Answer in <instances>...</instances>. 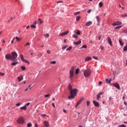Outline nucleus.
Listing matches in <instances>:
<instances>
[{"mask_svg": "<svg viewBox=\"0 0 127 127\" xmlns=\"http://www.w3.org/2000/svg\"><path fill=\"white\" fill-rule=\"evenodd\" d=\"M93 103L95 107H97V108H99V107H100V104H99V103L97 101L94 100L93 101Z\"/></svg>", "mask_w": 127, "mask_h": 127, "instance_id": "11", "label": "nucleus"}, {"mask_svg": "<svg viewBox=\"0 0 127 127\" xmlns=\"http://www.w3.org/2000/svg\"><path fill=\"white\" fill-rule=\"evenodd\" d=\"M99 7H103V2H100L99 3Z\"/></svg>", "mask_w": 127, "mask_h": 127, "instance_id": "27", "label": "nucleus"}, {"mask_svg": "<svg viewBox=\"0 0 127 127\" xmlns=\"http://www.w3.org/2000/svg\"><path fill=\"white\" fill-rule=\"evenodd\" d=\"M67 47H68V46H64V47H63L62 49H66Z\"/></svg>", "mask_w": 127, "mask_h": 127, "instance_id": "44", "label": "nucleus"}, {"mask_svg": "<svg viewBox=\"0 0 127 127\" xmlns=\"http://www.w3.org/2000/svg\"><path fill=\"white\" fill-rule=\"evenodd\" d=\"M64 113H66V110L65 109H63Z\"/></svg>", "mask_w": 127, "mask_h": 127, "instance_id": "64", "label": "nucleus"}, {"mask_svg": "<svg viewBox=\"0 0 127 127\" xmlns=\"http://www.w3.org/2000/svg\"><path fill=\"white\" fill-rule=\"evenodd\" d=\"M63 2V1H59L57 2L58 3H60Z\"/></svg>", "mask_w": 127, "mask_h": 127, "instance_id": "60", "label": "nucleus"}, {"mask_svg": "<svg viewBox=\"0 0 127 127\" xmlns=\"http://www.w3.org/2000/svg\"><path fill=\"white\" fill-rule=\"evenodd\" d=\"M72 49V47H69L66 49V51H70Z\"/></svg>", "mask_w": 127, "mask_h": 127, "instance_id": "35", "label": "nucleus"}, {"mask_svg": "<svg viewBox=\"0 0 127 127\" xmlns=\"http://www.w3.org/2000/svg\"><path fill=\"white\" fill-rule=\"evenodd\" d=\"M75 67L72 66L69 70V79H72L74 78V70H75Z\"/></svg>", "mask_w": 127, "mask_h": 127, "instance_id": "3", "label": "nucleus"}, {"mask_svg": "<svg viewBox=\"0 0 127 127\" xmlns=\"http://www.w3.org/2000/svg\"><path fill=\"white\" fill-rule=\"evenodd\" d=\"M47 53L48 54H50V53H51V52L50 51V50H47Z\"/></svg>", "mask_w": 127, "mask_h": 127, "instance_id": "51", "label": "nucleus"}, {"mask_svg": "<svg viewBox=\"0 0 127 127\" xmlns=\"http://www.w3.org/2000/svg\"><path fill=\"white\" fill-rule=\"evenodd\" d=\"M16 40L17 41H19V40H20V38H18V37H16Z\"/></svg>", "mask_w": 127, "mask_h": 127, "instance_id": "46", "label": "nucleus"}, {"mask_svg": "<svg viewBox=\"0 0 127 127\" xmlns=\"http://www.w3.org/2000/svg\"><path fill=\"white\" fill-rule=\"evenodd\" d=\"M20 57L22 60V61H23L24 62H25L26 63H28L29 64V62H28V61H26L24 59V57H23V55H20Z\"/></svg>", "mask_w": 127, "mask_h": 127, "instance_id": "6", "label": "nucleus"}, {"mask_svg": "<svg viewBox=\"0 0 127 127\" xmlns=\"http://www.w3.org/2000/svg\"><path fill=\"white\" fill-rule=\"evenodd\" d=\"M85 61H90V60H92V58L90 57H87L85 59Z\"/></svg>", "mask_w": 127, "mask_h": 127, "instance_id": "21", "label": "nucleus"}, {"mask_svg": "<svg viewBox=\"0 0 127 127\" xmlns=\"http://www.w3.org/2000/svg\"><path fill=\"white\" fill-rule=\"evenodd\" d=\"M52 106L53 107H54V108H55V104H54V103H52Z\"/></svg>", "mask_w": 127, "mask_h": 127, "instance_id": "61", "label": "nucleus"}, {"mask_svg": "<svg viewBox=\"0 0 127 127\" xmlns=\"http://www.w3.org/2000/svg\"><path fill=\"white\" fill-rule=\"evenodd\" d=\"M98 38L99 40H101V39H102V36H99Z\"/></svg>", "mask_w": 127, "mask_h": 127, "instance_id": "59", "label": "nucleus"}, {"mask_svg": "<svg viewBox=\"0 0 127 127\" xmlns=\"http://www.w3.org/2000/svg\"><path fill=\"white\" fill-rule=\"evenodd\" d=\"M124 51L126 52L127 51V46L124 47V49H123Z\"/></svg>", "mask_w": 127, "mask_h": 127, "instance_id": "34", "label": "nucleus"}, {"mask_svg": "<svg viewBox=\"0 0 127 127\" xmlns=\"http://www.w3.org/2000/svg\"><path fill=\"white\" fill-rule=\"evenodd\" d=\"M79 72H80V69L77 68L75 70V74L78 75V74H79Z\"/></svg>", "mask_w": 127, "mask_h": 127, "instance_id": "25", "label": "nucleus"}, {"mask_svg": "<svg viewBox=\"0 0 127 127\" xmlns=\"http://www.w3.org/2000/svg\"><path fill=\"white\" fill-rule=\"evenodd\" d=\"M27 108L26 107H25V106L20 107V110H22L23 111H25L26 110H27Z\"/></svg>", "mask_w": 127, "mask_h": 127, "instance_id": "22", "label": "nucleus"}, {"mask_svg": "<svg viewBox=\"0 0 127 127\" xmlns=\"http://www.w3.org/2000/svg\"><path fill=\"white\" fill-rule=\"evenodd\" d=\"M68 33H69V31H65L64 33L59 34V36H64V35H67Z\"/></svg>", "mask_w": 127, "mask_h": 127, "instance_id": "9", "label": "nucleus"}, {"mask_svg": "<svg viewBox=\"0 0 127 127\" xmlns=\"http://www.w3.org/2000/svg\"><path fill=\"white\" fill-rule=\"evenodd\" d=\"M86 104H87V107H89V106L90 105V101H87L86 102Z\"/></svg>", "mask_w": 127, "mask_h": 127, "instance_id": "39", "label": "nucleus"}, {"mask_svg": "<svg viewBox=\"0 0 127 127\" xmlns=\"http://www.w3.org/2000/svg\"><path fill=\"white\" fill-rule=\"evenodd\" d=\"M79 13H80V12H76L75 13H74V15H78V14H79Z\"/></svg>", "mask_w": 127, "mask_h": 127, "instance_id": "49", "label": "nucleus"}, {"mask_svg": "<svg viewBox=\"0 0 127 127\" xmlns=\"http://www.w3.org/2000/svg\"><path fill=\"white\" fill-rule=\"evenodd\" d=\"M113 85H114V86L116 87V88L118 89V90L121 89V87H120V85H119V84H118L117 83H115L113 84Z\"/></svg>", "mask_w": 127, "mask_h": 127, "instance_id": "12", "label": "nucleus"}, {"mask_svg": "<svg viewBox=\"0 0 127 127\" xmlns=\"http://www.w3.org/2000/svg\"><path fill=\"white\" fill-rule=\"evenodd\" d=\"M21 69H22V70H25L26 67H25V66H21Z\"/></svg>", "mask_w": 127, "mask_h": 127, "instance_id": "43", "label": "nucleus"}, {"mask_svg": "<svg viewBox=\"0 0 127 127\" xmlns=\"http://www.w3.org/2000/svg\"><path fill=\"white\" fill-rule=\"evenodd\" d=\"M72 37L73 38H78V36L77 35H72Z\"/></svg>", "mask_w": 127, "mask_h": 127, "instance_id": "37", "label": "nucleus"}, {"mask_svg": "<svg viewBox=\"0 0 127 127\" xmlns=\"http://www.w3.org/2000/svg\"><path fill=\"white\" fill-rule=\"evenodd\" d=\"M122 27H123V26H118L116 27H115L116 29H120V28H122Z\"/></svg>", "mask_w": 127, "mask_h": 127, "instance_id": "31", "label": "nucleus"}, {"mask_svg": "<svg viewBox=\"0 0 127 127\" xmlns=\"http://www.w3.org/2000/svg\"><path fill=\"white\" fill-rule=\"evenodd\" d=\"M31 87V84H30V85H29L28 86V88H29V90H30V89H31V87Z\"/></svg>", "mask_w": 127, "mask_h": 127, "instance_id": "58", "label": "nucleus"}, {"mask_svg": "<svg viewBox=\"0 0 127 127\" xmlns=\"http://www.w3.org/2000/svg\"><path fill=\"white\" fill-rule=\"evenodd\" d=\"M27 127H32V124L31 123H28L27 125Z\"/></svg>", "mask_w": 127, "mask_h": 127, "instance_id": "28", "label": "nucleus"}, {"mask_svg": "<svg viewBox=\"0 0 127 127\" xmlns=\"http://www.w3.org/2000/svg\"><path fill=\"white\" fill-rule=\"evenodd\" d=\"M80 104H81V102H80V101H78L75 105V108H77L80 105Z\"/></svg>", "mask_w": 127, "mask_h": 127, "instance_id": "29", "label": "nucleus"}, {"mask_svg": "<svg viewBox=\"0 0 127 127\" xmlns=\"http://www.w3.org/2000/svg\"><path fill=\"white\" fill-rule=\"evenodd\" d=\"M77 35H80L81 34V31L80 30H78L76 32Z\"/></svg>", "mask_w": 127, "mask_h": 127, "instance_id": "32", "label": "nucleus"}, {"mask_svg": "<svg viewBox=\"0 0 127 127\" xmlns=\"http://www.w3.org/2000/svg\"><path fill=\"white\" fill-rule=\"evenodd\" d=\"M108 40L109 45L112 46L113 45V43H112V40L111 39V38L108 37Z\"/></svg>", "mask_w": 127, "mask_h": 127, "instance_id": "15", "label": "nucleus"}, {"mask_svg": "<svg viewBox=\"0 0 127 127\" xmlns=\"http://www.w3.org/2000/svg\"><path fill=\"white\" fill-rule=\"evenodd\" d=\"M91 73H92V71L91 70V69L89 68L86 69L83 72L84 77H85V78H88V77H90Z\"/></svg>", "mask_w": 127, "mask_h": 127, "instance_id": "2", "label": "nucleus"}, {"mask_svg": "<svg viewBox=\"0 0 127 127\" xmlns=\"http://www.w3.org/2000/svg\"><path fill=\"white\" fill-rule=\"evenodd\" d=\"M17 64H18V62H15L12 63L11 64V65H12L13 66H15V65H17Z\"/></svg>", "mask_w": 127, "mask_h": 127, "instance_id": "23", "label": "nucleus"}, {"mask_svg": "<svg viewBox=\"0 0 127 127\" xmlns=\"http://www.w3.org/2000/svg\"><path fill=\"white\" fill-rule=\"evenodd\" d=\"M45 98H48V97H50V94H48L45 95Z\"/></svg>", "mask_w": 127, "mask_h": 127, "instance_id": "56", "label": "nucleus"}, {"mask_svg": "<svg viewBox=\"0 0 127 127\" xmlns=\"http://www.w3.org/2000/svg\"><path fill=\"white\" fill-rule=\"evenodd\" d=\"M103 94V92H100L97 96V100L99 101L101 99V95Z\"/></svg>", "mask_w": 127, "mask_h": 127, "instance_id": "14", "label": "nucleus"}, {"mask_svg": "<svg viewBox=\"0 0 127 127\" xmlns=\"http://www.w3.org/2000/svg\"><path fill=\"white\" fill-rule=\"evenodd\" d=\"M17 123L19 125H22V124H24V119L23 117H20L17 120Z\"/></svg>", "mask_w": 127, "mask_h": 127, "instance_id": "5", "label": "nucleus"}, {"mask_svg": "<svg viewBox=\"0 0 127 127\" xmlns=\"http://www.w3.org/2000/svg\"><path fill=\"white\" fill-rule=\"evenodd\" d=\"M119 42L121 46H124V42H123V40L119 39Z\"/></svg>", "mask_w": 127, "mask_h": 127, "instance_id": "19", "label": "nucleus"}, {"mask_svg": "<svg viewBox=\"0 0 127 127\" xmlns=\"http://www.w3.org/2000/svg\"><path fill=\"white\" fill-rule=\"evenodd\" d=\"M0 76H4V73L0 72Z\"/></svg>", "mask_w": 127, "mask_h": 127, "instance_id": "48", "label": "nucleus"}, {"mask_svg": "<svg viewBox=\"0 0 127 127\" xmlns=\"http://www.w3.org/2000/svg\"><path fill=\"white\" fill-rule=\"evenodd\" d=\"M35 127H38V125H37V124H35Z\"/></svg>", "mask_w": 127, "mask_h": 127, "instance_id": "63", "label": "nucleus"}, {"mask_svg": "<svg viewBox=\"0 0 127 127\" xmlns=\"http://www.w3.org/2000/svg\"><path fill=\"white\" fill-rule=\"evenodd\" d=\"M68 89L70 91V95L68 97V99L69 100H72L75 98V96L77 94V89H72V85L71 84L68 85Z\"/></svg>", "mask_w": 127, "mask_h": 127, "instance_id": "1", "label": "nucleus"}, {"mask_svg": "<svg viewBox=\"0 0 127 127\" xmlns=\"http://www.w3.org/2000/svg\"><path fill=\"white\" fill-rule=\"evenodd\" d=\"M50 64H56V61H53V62H50Z\"/></svg>", "mask_w": 127, "mask_h": 127, "instance_id": "38", "label": "nucleus"}, {"mask_svg": "<svg viewBox=\"0 0 127 127\" xmlns=\"http://www.w3.org/2000/svg\"><path fill=\"white\" fill-rule=\"evenodd\" d=\"M80 18H81V16L80 15H79L76 17V20H80Z\"/></svg>", "mask_w": 127, "mask_h": 127, "instance_id": "33", "label": "nucleus"}, {"mask_svg": "<svg viewBox=\"0 0 127 127\" xmlns=\"http://www.w3.org/2000/svg\"><path fill=\"white\" fill-rule=\"evenodd\" d=\"M96 18L97 20V25H100V17L99 16H97Z\"/></svg>", "mask_w": 127, "mask_h": 127, "instance_id": "16", "label": "nucleus"}, {"mask_svg": "<svg viewBox=\"0 0 127 127\" xmlns=\"http://www.w3.org/2000/svg\"><path fill=\"white\" fill-rule=\"evenodd\" d=\"M92 23H93V22L92 21H89L86 22V26H90Z\"/></svg>", "mask_w": 127, "mask_h": 127, "instance_id": "17", "label": "nucleus"}, {"mask_svg": "<svg viewBox=\"0 0 127 127\" xmlns=\"http://www.w3.org/2000/svg\"><path fill=\"white\" fill-rule=\"evenodd\" d=\"M37 24V21H35L34 22V23H33V24L34 25H36Z\"/></svg>", "mask_w": 127, "mask_h": 127, "instance_id": "57", "label": "nucleus"}, {"mask_svg": "<svg viewBox=\"0 0 127 127\" xmlns=\"http://www.w3.org/2000/svg\"><path fill=\"white\" fill-rule=\"evenodd\" d=\"M93 59H95V60H98V58L95 56L93 57Z\"/></svg>", "mask_w": 127, "mask_h": 127, "instance_id": "54", "label": "nucleus"}, {"mask_svg": "<svg viewBox=\"0 0 127 127\" xmlns=\"http://www.w3.org/2000/svg\"><path fill=\"white\" fill-rule=\"evenodd\" d=\"M119 7L122 8V9H125V7L122 6L121 4L119 5Z\"/></svg>", "mask_w": 127, "mask_h": 127, "instance_id": "50", "label": "nucleus"}, {"mask_svg": "<svg viewBox=\"0 0 127 127\" xmlns=\"http://www.w3.org/2000/svg\"><path fill=\"white\" fill-rule=\"evenodd\" d=\"M31 27H32L33 28H35V27H36V26H35V25H31Z\"/></svg>", "mask_w": 127, "mask_h": 127, "instance_id": "47", "label": "nucleus"}, {"mask_svg": "<svg viewBox=\"0 0 127 127\" xmlns=\"http://www.w3.org/2000/svg\"><path fill=\"white\" fill-rule=\"evenodd\" d=\"M38 20L40 24H42V23H43V21H42L41 18H39Z\"/></svg>", "mask_w": 127, "mask_h": 127, "instance_id": "24", "label": "nucleus"}, {"mask_svg": "<svg viewBox=\"0 0 127 127\" xmlns=\"http://www.w3.org/2000/svg\"><path fill=\"white\" fill-rule=\"evenodd\" d=\"M102 83H103V82L102 81H100L99 82V85H102Z\"/></svg>", "mask_w": 127, "mask_h": 127, "instance_id": "62", "label": "nucleus"}, {"mask_svg": "<svg viewBox=\"0 0 127 127\" xmlns=\"http://www.w3.org/2000/svg\"><path fill=\"white\" fill-rule=\"evenodd\" d=\"M81 48H87V46L83 45Z\"/></svg>", "mask_w": 127, "mask_h": 127, "instance_id": "52", "label": "nucleus"}, {"mask_svg": "<svg viewBox=\"0 0 127 127\" xmlns=\"http://www.w3.org/2000/svg\"><path fill=\"white\" fill-rule=\"evenodd\" d=\"M127 17V14H123L121 15V17Z\"/></svg>", "mask_w": 127, "mask_h": 127, "instance_id": "30", "label": "nucleus"}, {"mask_svg": "<svg viewBox=\"0 0 127 127\" xmlns=\"http://www.w3.org/2000/svg\"><path fill=\"white\" fill-rule=\"evenodd\" d=\"M111 81H112V79L111 78H109V79L107 78L106 79V82L107 83V84H110Z\"/></svg>", "mask_w": 127, "mask_h": 127, "instance_id": "20", "label": "nucleus"}, {"mask_svg": "<svg viewBox=\"0 0 127 127\" xmlns=\"http://www.w3.org/2000/svg\"><path fill=\"white\" fill-rule=\"evenodd\" d=\"M29 105H30V103H27L25 105V106L27 108V107H28Z\"/></svg>", "mask_w": 127, "mask_h": 127, "instance_id": "41", "label": "nucleus"}, {"mask_svg": "<svg viewBox=\"0 0 127 127\" xmlns=\"http://www.w3.org/2000/svg\"><path fill=\"white\" fill-rule=\"evenodd\" d=\"M81 40H80L78 42H74L73 43L75 45H79V44H81Z\"/></svg>", "mask_w": 127, "mask_h": 127, "instance_id": "18", "label": "nucleus"}, {"mask_svg": "<svg viewBox=\"0 0 127 127\" xmlns=\"http://www.w3.org/2000/svg\"><path fill=\"white\" fill-rule=\"evenodd\" d=\"M121 24H122V22L119 21H116L113 23V25L114 26H116L117 25H121Z\"/></svg>", "mask_w": 127, "mask_h": 127, "instance_id": "8", "label": "nucleus"}, {"mask_svg": "<svg viewBox=\"0 0 127 127\" xmlns=\"http://www.w3.org/2000/svg\"><path fill=\"white\" fill-rule=\"evenodd\" d=\"M44 125L45 127H50V124H49V123H48V121H45L44 122Z\"/></svg>", "mask_w": 127, "mask_h": 127, "instance_id": "10", "label": "nucleus"}, {"mask_svg": "<svg viewBox=\"0 0 127 127\" xmlns=\"http://www.w3.org/2000/svg\"><path fill=\"white\" fill-rule=\"evenodd\" d=\"M30 45V43H27L24 46H29Z\"/></svg>", "mask_w": 127, "mask_h": 127, "instance_id": "42", "label": "nucleus"}, {"mask_svg": "<svg viewBox=\"0 0 127 127\" xmlns=\"http://www.w3.org/2000/svg\"><path fill=\"white\" fill-rule=\"evenodd\" d=\"M92 11V9H90L87 11L88 13H90Z\"/></svg>", "mask_w": 127, "mask_h": 127, "instance_id": "55", "label": "nucleus"}, {"mask_svg": "<svg viewBox=\"0 0 127 127\" xmlns=\"http://www.w3.org/2000/svg\"><path fill=\"white\" fill-rule=\"evenodd\" d=\"M100 49H101V50H104V47L101 46L100 47Z\"/></svg>", "mask_w": 127, "mask_h": 127, "instance_id": "53", "label": "nucleus"}, {"mask_svg": "<svg viewBox=\"0 0 127 127\" xmlns=\"http://www.w3.org/2000/svg\"><path fill=\"white\" fill-rule=\"evenodd\" d=\"M20 105H21V103H18L16 104L15 105V106H16V107H19V106H20Z\"/></svg>", "mask_w": 127, "mask_h": 127, "instance_id": "40", "label": "nucleus"}, {"mask_svg": "<svg viewBox=\"0 0 127 127\" xmlns=\"http://www.w3.org/2000/svg\"><path fill=\"white\" fill-rule=\"evenodd\" d=\"M84 100H85V98H84L83 97H81V98L80 99V100H79V102L80 103H82V102H83V101H84Z\"/></svg>", "mask_w": 127, "mask_h": 127, "instance_id": "26", "label": "nucleus"}, {"mask_svg": "<svg viewBox=\"0 0 127 127\" xmlns=\"http://www.w3.org/2000/svg\"><path fill=\"white\" fill-rule=\"evenodd\" d=\"M17 58V54L15 52H12L11 53V60H14V61H16V59Z\"/></svg>", "mask_w": 127, "mask_h": 127, "instance_id": "4", "label": "nucleus"}, {"mask_svg": "<svg viewBox=\"0 0 127 127\" xmlns=\"http://www.w3.org/2000/svg\"><path fill=\"white\" fill-rule=\"evenodd\" d=\"M118 127H126L125 125H119Z\"/></svg>", "mask_w": 127, "mask_h": 127, "instance_id": "45", "label": "nucleus"}, {"mask_svg": "<svg viewBox=\"0 0 127 127\" xmlns=\"http://www.w3.org/2000/svg\"><path fill=\"white\" fill-rule=\"evenodd\" d=\"M5 58L6 59H7V60H11V55L8 54L5 56Z\"/></svg>", "mask_w": 127, "mask_h": 127, "instance_id": "7", "label": "nucleus"}, {"mask_svg": "<svg viewBox=\"0 0 127 127\" xmlns=\"http://www.w3.org/2000/svg\"><path fill=\"white\" fill-rule=\"evenodd\" d=\"M45 37H46V38H48V37H49V34H47L46 35H44Z\"/></svg>", "mask_w": 127, "mask_h": 127, "instance_id": "36", "label": "nucleus"}, {"mask_svg": "<svg viewBox=\"0 0 127 127\" xmlns=\"http://www.w3.org/2000/svg\"><path fill=\"white\" fill-rule=\"evenodd\" d=\"M18 82H21L23 80V76L21 75V76H18L17 77Z\"/></svg>", "mask_w": 127, "mask_h": 127, "instance_id": "13", "label": "nucleus"}]
</instances>
